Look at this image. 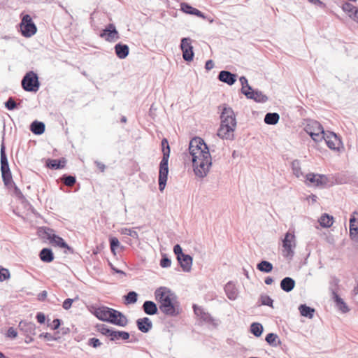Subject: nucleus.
I'll return each mask as SVG.
<instances>
[{"mask_svg": "<svg viewBox=\"0 0 358 358\" xmlns=\"http://www.w3.org/2000/svg\"><path fill=\"white\" fill-rule=\"evenodd\" d=\"M299 310L302 316L309 319H312L313 317L315 312V308L308 306L306 304H301L299 307Z\"/></svg>", "mask_w": 358, "mask_h": 358, "instance_id": "nucleus-34", "label": "nucleus"}, {"mask_svg": "<svg viewBox=\"0 0 358 358\" xmlns=\"http://www.w3.org/2000/svg\"><path fill=\"white\" fill-rule=\"evenodd\" d=\"M180 10L186 14L196 15V16L201 17L203 19H206V15H204V13L201 12L197 8L192 7L187 3H185V2L181 3H180Z\"/></svg>", "mask_w": 358, "mask_h": 358, "instance_id": "nucleus-18", "label": "nucleus"}, {"mask_svg": "<svg viewBox=\"0 0 358 358\" xmlns=\"http://www.w3.org/2000/svg\"><path fill=\"white\" fill-rule=\"evenodd\" d=\"M18 327L27 337L36 334V325L34 322L22 320L19 323Z\"/></svg>", "mask_w": 358, "mask_h": 358, "instance_id": "nucleus-15", "label": "nucleus"}, {"mask_svg": "<svg viewBox=\"0 0 358 358\" xmlns=\"http://www.w3.org/2000/svg\"><path fill=\"white\" fill-rule=\"evenodd\" d=\"M39 231L45 235V237L49 240L50 243H52L54 236H56L53 229L48 227H43L41 228Z\"/></svg>", "mask_w": 358, "mask_h": 358, "instance_id": "nucleus-44", "label": "nucleus"}, {"mask_svg": "<svg viewBox=\"0 0 358 358\" xmlns=\"http://www.w3.org/2000/svg\"><path fill=\"white\" fill-rule=\"evenodd\" d=\"M310 137L312 138V139L314 141H316V142H319V141H321L322 139H324L325 136H326V133L324 131V133H320V132H316V133H310V134H308Z\"/></svg>", "mask_w": 358, "mask_h": 358, "instance_id": "nucleus-56", "label": "nucleus"}, {"mask_svg": "<svg viewBox=\"0 0 358 358\" xmlns=\"http://www.w3.org/2000/svg\"><path fill=\"white\" fill-rule=\"evenodd\" d=\"M87 344L92 348H96L100 347L102 343L96 338H91L88 340Z\"/></svg>", "mask_w": 358, "mask_h": 358, "instance_id": "nucleus-57", "label": "nucleus"}, {"mask_svg": "<svg viewBox=\"0 0 358 358\" xmlns=\"http://www.w3.org/2000/svg\"><path fill=\"white\" fill-rule=\"evenodd\" d=\"M263 326L259 322H253L250 325V332L256 337H259L263 333Z\"/></svg>", "mask_w": 358, "mask_h": 358, "instance_id": "nucleus-41", "label": "nucleus"}, {"mask_svg": "<svg viewBox=\"0 0 358 358\" xmlns=\"http://www.w3.org/2000/svg\"><path fill=\"white\" fill-rule=\"evenodd\" d=\"M115 52L119 59H125L129 53V48L127 44L122 43H117L115 47Z\"/></svg>", "mask_w": 358, "mask_h": 358, "instance_id": "nucleus-23", "label": "nucleus"}, {"mask_svg": "<svg viewBox=\"0 0 358 358\" xmlns=\"http://www.w3.org/2000/svg\"><path fill=\"white\" fill-rule=\"evenodd\" d=\"M340 279L335 275L330 277L329 282V291L331 293V299L335 296H338Z\"/></svg>", "mask_w": 358, "mask_h": 358, "instance_id": "nucleus-26", "label": "nucleus"}, {"mask_svg": "<svg viewBox=\"0 0 358 358\" xmlns=\"http://www.w3.org/2000/svg\"><path fill=\"white\" fill-rule=\"evenodd\" d=\"M136 323L138 329L143 333H148L152 328V322L147 317L138 319Z\"/></svg>", "mask_w": 358, "mask_h": 358, "instance_id": "nucleus-19", "label": "nucleus"}, {"mask_svg": "<svg viewBox=\"0 0 358 358\" xmlns=\"http://www.w3.org/2000/svg\"><path fill=\"white\" fill-rule=\"evenodd\" d=\"M40 338H44L48 341H55L56 338L52 336L50 333H42L39 335Z\"/></svg>", "mask_w": 358, "mask_h": 358, "instance_id": "nucleus-64", "label": "nucleus"}, {"mask_svg": "<svg viewBox=\"0 0 358 358\" xmlns=\"http://www.w3.org/2000/svg\"><path fill=\"white\" fill-rule=\"evenodd\" d=\"M36 318L37 322L40 324H43L45 322V315L41 312H39L36 314Z\"/></svg>", "mask_w": 358, "mask_h": 358, "instance_id": "nucleus-63", "label": "nucleus"}, {"mask_svg": "<svg viewBox=\"0 0 358 358\" xmlns=\"http://www.w3.org/2000/svg\"><path fill=\"white\" fill-rule=\"evenodd\" d=\"M6 336L10 338H15L17 336V331L13 327H9L7 330Z\"/></svg>", "mask_w": 358, "mask_h": 358, "instance_id": "nucleus-59", "label": "nucleus"}, {"mask_svg": "<svg viewBox=\"0 0 358 358\" xmlns=\"http://www.w3.org/2000/svg\"><path fill=\"white\" fill-rule=\"evenodd\" d=\"M112 308L107 306L96 308L93 314L101 321L107 322Z\"/></svg>", "mask_w": 358, "mask_h": 358, "instance_id": "nucleus-21", "label": "nucleus"}, {"mask_svg": "<svg viewBox=\"0 0 358 358\" xmlns=\"http://www.w3.org/2000/svg\"><path fill=\"white\" fill-rule=\"evenodd\" d=\"M280 120V115L277 113H268L264 117V122L266 124L275 125Z\"/></svg>", "mask_w": 358, "mask_h": 358, "instance_id": "nucleus-38", "label": "nucleus"}, {"mask_svg": "<svg viewBox=\"0 0 358 358\" xmlns=\"http://www.w3.org/2000/svg\"><path fill=\"white\" fill-rule=\"evenodd\" d=\"M161 145L163 156L159 163L158 182L159 191L163 192L168 180L169 159L170 157L171 149L169 141L166 138H164L162 140Z\"/></svg>", "mask_w": 358, "mask_h": 358, "instance_id": "nucleus-4", "label": "nucleus"}, {"mask_svg": "<svg viewBox=\"0 0 358 358\" xmlns=\"http://www.w3.org/2000/svg\"><path fill=\"white\" fill-rule=\"evenodd\" d=\"M21 85L26 92H36L40 87V82L37 73L31 71L27 72L23 77Z\"/></svg>", "mask_w": 358, "mask_h": 358, "instance_id": "nucleus-5", "label": "nucleus"}, {"mask_svg": "<svg viewBox=\"0 0 358 358\" xmlns=\"http://www.w3.org/2000/svg\"><path fill=\"white\" fill-rule=\"evenodd\" d=\"M243 94L250 99H253L257 103H265L268 101V96L263 94L262 92L258 90H247V92H244Z\"/></svg>", "mask_w": 358, "mask_h": 358, "instance_id": "nucleus-12", "label": "nucleus"}, {"mask_svg": "<svg viewBox=\"0 0 358 358\" xmlns=\"http://www.w3.org/2000/svg\"><path fill=\"white\" fill-rule=\"evenodd\" d=\"M97 331L101 333L102 335L106 336L108 338H110V334H112L113 328H109L107 325L104 324H99L96 326Z\"/></svg>", "mask_w": 358, "mask_h": 358, "instance_id": "nucleus-42", "label": "nucleus"}, {"mask_svg": "<svg viewBox=\"0 0 358 358\" xmlns=\"http://www.w3.org/2000/svg\"><path fill=\"white\" fill-rule=\"evenodd\" d=\"M319 222L322 227L329 228L334 223V217L327 213H324L319 219Z\"/></svg>", "mask_w": 358, "mask_h": 358, "instance_id": "nucleus-35", "label": "nucleus"}, {"mask_svg": "<svg viewBox=\"0 0 358 358\" xmlns=\"http://www.w3.org/2000/svg\"><path fill=\"white\" fill-rule=\"evenodd\" d=\"M66 163V160L65 158L62 157L61 159H48L46 161V166L52 170H58L63 169Z\"/></svg>", "mask_w": 358, "mask_h": 358, "instance_id": "nucleus-22", "label": "nucleus"}, {"mask_svg": "<svg viewBox=\"0 0 358 358\" xmlns=\"http://www.w3.org/2000/svg\"><path fill=\"white\" fill-rule=\"evenodd\" d=\"M124 297L126 304H133L138 300V294L134 291H130Z\"/></svg>", "mask_w": 358, "mask_h": 358, "instance_id": "nucleus-43", "label": "nucleus"}, {"mask_svg": "<svg viewBox=\"0 0 358 358\" xmlns=\"http://www.w3.org/2000/svg\"><path fill=\"white\" fill-rule=\"evenodd\" d=\"M10 277V274L9 270L0 266V281L3 282L8 280Z\"/></svg>", "mask_w": 358, "mask_h": 358, "instance_id": "nucleus-54", "label": "nucleus"}, {"mask_svg": "<svg viewBox=\"0 0 358 358\" xmlns=\"http://www.w3.org/2000/svg\"><path fill=\"white\" fill-rule=\"evenodd\" d=\"M308 1L314 6H318L321 8H326L327 5L320 0H308Z\"/></svg>", "mask_w": 358, "mask_h": 358, "instance_id": "nucleus-61", "label": "nucleus"}, {"mask_svg": "<svg viewBox=\"0 0 358 358\" xmlns=\"http://www.w3.org/2000/svg\"><path fill=\"white\" fill-rule=\"evenodd\" d=\"M292 169L293 173L297 177L303 176V173L301 169L300 162L298 159H295L292 162Z\"/></svg>", "mask_w": 358, "mask_h": 358, "instance_id": "nucleus-47", "label": "nucleus"}, {"mask_svg": "<svg viewBox=\"0 0 358 358\" xmlns=\"http://www.w3.org/2000/svg\"><path fill=\"white\" fill-rule=\"evenodd\" d=\"M203 145H207L203 139L200 137H194L191 139L189 144V152L191 155L194 152H199L203 150Z\"/></svg>", "mask_w": 358, "mask_h": 358, "instance_id": "nucleus-16", "label": "nucleus"}, {"mask_svg": "<svg viewBox=\"0 0 358 358\" xmlns=\"http://www.w3.org/2000/svg\"><path fill=\"white\" fill-rule=\"evenodd\" d=\"M173 252L176 255V258H180L182 255H185L182 252V249L179 244H176L173 247Z\"/></svg>", "mask_w": 358, "mask_h": 358, "instance_id": "nucleus-58", "label": "nucleus"}, {"mask_svg": "<svg viewBox=\"0 0 358 358\" xmlns=\"http://www.w3.org/2000/svg\"><path fill=\"white\" fill-rule=\"evenodd\" d=\"M61 180L66 186L72 187L76 183V178L75 176L64 174L61 178Z\"/></svg>", "mask_w": 358, "mask_h": 358, "instance_id": "nucleus-45", "label": "nucleus"}, {"mask_svg": "<svg viewBox=\"0 0 358 358\" xmlns=\"http://www.w3.org/2000/svg\"><path fill=\"white\" fill-rule=\"evenodd\" d=\"M31 131L36 135H41L45 132V125L43 122L34 120L29 127Z\"/></svg>", "mask_w": 358, "mask_h": 358, "instance_id": "nucleus-31", "label": "nucleus"}, {"mask_svg": "<svg viewBox=\"0 0 358 358\" xmlns=\"http://www.w3.org/2000/svg\"><path fill=\"white\" fill-rule=\"evenodd\" d=\"M191 42V38L188 37L182 38L180 41V47L182 52V58L187 62H192L194 56Z\"/></svg>", "mask_w": 358, "mask_h": 358, "instance_id": "nucleus-9", "label": "nucleus"}, {"mask_svg": "<svg viewBox=\"0 0 358 358\" xmlns=\"http://www.w3.org/2000/svg\"><path fill=\"white\" fill-rule=\"evenodd\" d=\"M120 232L122 234L129 236L134 238H138V237L137 231L131 229L122 228Z\"/></svg>", "mask_w": 358, "mask_h": 358, "instance_id": "nucleus-55", "label": "nucleus"}, {"mask_svg": "<svg viewBox=\"0 0 358 358\" xmlns=\"http://www.w3.org/2000/svg\"><path fill=\"white\" fill-rule=\"evenodd\" d=\"M52 244L57 245L61 248L66 249L67 251H65V253L69 252L70 254H73L74 252L73 249L71 247H70L62 237L57 235L54 236V240L52 241Z\"/></svg>", "mask_w": 358, "mask_h": 358, "instance_id": "nucleus-33", "label": "nucleus"}, {"mask_svg": "<svg viewBox=\"0 0 358 358\" xmlns=\"http://www.w3.org/2000/svg\"><path fill=\"white\" fill-rule=\"evenodd\" d=\"M110 247L111 252L115 255V250L120 245L119 240L116 237H110L109 238Z\"/></svg>", "mask_w": 358, "mask_h": 358, "instance_id": "nucleus-51", "label": "nucleus"}, {"mask_svg": "<svg viewBox=\"0 0 358 358\" xmlns=\"http://www.w3.org/2000/svg\"><path fill=\"white\" fill-rule=\"evenodd\" d=\"M144 313L149 315H154L158 313L157 304L152 301H145L142 306Z\"/></svg>", "mask_w": 358, "mask_h": 358, "instance_id": "nucleus-27", "label": "nucleus"}, {"mask_svg": "<svg viewBox=\"0 0 358 358\" xmlns=\"http://www.w3.org/2000/svg\"><path fill=\"white\" fill-rule=\"evenodd\" d=\"M62 324V320L60 319L56 318L54 319L51 324H48L52 330H56L59 328Z\"/></svg>", "mask_w": 358, "mask_h": 358, "instance_id": "nucleus-60", "label": "nucleus"}, {"mask_svg": "<svg viewBox=\"0 0 358 358\" xmlns=\"http://www.w3.org/2000/svg\"><path fill=\"white\" fill-rule=\"evenodd\" d=\"M193 309L195 315L199 317L203 322L210 324L213 323V317L210 313L205 312V310L201 307L194 304L193 306Z\"/></svg>", "mask_w": 358, "mask_h": 358, "instance_id": "nucleus-17", "label": "nucleus"}, {"mask_svg": "<svg viewBox=\"0 0 358 358\" xmlns=\"http://www.w3.org/2000/svg\"><path fill=\"white\" fill-rule=\"evenodd\" d=\"M203 150L192 153V162L195 175L204 178L208 173L212 166V157L208 145H203Z\"/></svg>", "mask_w": 358, "mask_h": 358, "instance_id": "nucleus-3", "label": "nucleus"}, {"mask_svg": "<svg viewBox=\"0 0 358 358\" xmlns=\"http://www.w3.org/2000/svg\"><path fill=\"white\" fill-rule=\"evenodd\" d=\"M20 103H17L13 97H9L5 102V107L9 110L17 109L20 106Z\"/></svg>", "mask_w": 358, "mask_h": 358, "instance_id": "nucleus-50", "label": "nucleus"}, {"mask_svg": "<svg viewBox=\"0 0 358 358\" xmlns=\"http://www.w3.org/2000/svg\"><path fill=\"white\" fill-rule=\"evenodd\" d=\"M0 163L1 165L4 164H8V160L6 152V146L3 143V141L1 143L0 149Z\"/></svg>", "mask_w": 358, "mask_h": 358, "instance_id": "nucleus-49", "label": "nucleus"}, {"mask_svg": "<svg viewBox=\"0 0 358 358\" xmlns=\"http://www.w3.org/2000/svg\"><path fill=\"white\" fill-rule=\"evenodd\" d=\"M240 83L242 85L241 92L243 94V92H245L247 90H252V87L249 85L248 79L245 76H241L239 79Z\"/></svg>", "mask_w": 358, "mask_h": 358, "instance_id": "nucleus-52", "label": "nucleus"}, {"mask_svg": "<svg viewBox=\"0 0 358 358\" xmlns=\"http://www.w3.org/2000/svg\"><path fill=\"white\" fill-rule=\"evenodd\" d=\"M41 260L45 263H50L54 260V254L50 248H43L39 253Z\"/></svg>", "mask_w": 358, "mask_h": 358, "instance_id": "nucleus-32", "label": "nucleus"}, {"mask_svg": "<svg viewBox=\"0 0 358 358\" xmlns=\"http://www.w3.org/2000/svg\"><path fill=\"white\" fill-rule=\"evenodd\" d=\"M282 255L287 259H292L294 255V248H296V240L294 234L289 231L285 235L282 240Z\"/></svg>", "mask_w": 358, "mask_h": 358, "instance_id": "nucleus-7", "label": "nucleus"}, {"mask_svg": "<svg viewBox=\"0 0 358 358\" xmlns=\"http://www.w3.org/2000/svg\"><path fill=\"white\" fill-rule=\"evenodd\" d=\"M1 177L5 186L10 189V186L14 183L10 170L1 172Z\"/></svg>", "mask_w": 358, "mask_h": 358, "instance_id": "nucleus-40", "label": "nucleus"}, {"mask_svg": "<svg viewBox=\"0 0 358 358\" xmlns=\"http://www.w3.org/2000/svg\"><path fill=\"white\" fill-rule=\"evenodd\" d=\"M265 341L272 347H277L281 344V341L276 334L269 333L266 336Z\"/></svg>", "mask_w": 358, "mask_h": 358, "instance_id": "nucleus-37", "label": "nucleus"}, {"mask_svg": "<svg viewBox=\"0 0 358 358\" xmlns=\"http://www.w3.org/2000/svg\"><path fill=\"white\" fill-rule=\"evenodd\" d=\"M107 322L119 327H126L128 324L127 317L120 311L112 308Z\"/></svg>", "mask_w": 358, "mask_h": 358, "instance_id": "nucleus-11", "label": "nucleus"}, {"mask_svg": "<svg viewBox=\"0 0 358 358\" xmlns=\"http://www.w3.org/2000/svg\"><path fill=\"white\" fill-rule=\"evenodd\" d=\"M304 129L307 134H310L312 132L313 133V132L314 133H316V132L324 133L323 127L321 125V124L319 122L315 121V120L308 121V122L306 125Z\"/></svg>", "mask_w": 358, "mask_h": 358, "instance_id": "nucleus-24", "label": "nucleus"}, {"mask_svg": "<svg viewBox=\"0 0 358 358\" xmlns=\"http://www.w3.org/2000/svg\"><path fill=\"white\" fill-rule=\"evenodd\" d=\"M99 36L106 41L113 43L120 38V34L114 24H108L100 33Z\"/></svg>", "mask_w": 358, "mask_h": 358, "instance_id": "nucleus-10", "label": "nucleus"}, {"mask_svg": "<svg viewBox=\"0 0 358 358\" xmlns=\"http://www.w3.org/2000/svg\"><path fill=\"white\" fill-rule=\"evenodd\" d=\"M226 295L230 300H235L238 296V290L236 285L231 281L228 282L224 286Z\"/></svg>", "mask_w": 358, "mask_h": 358, "instance_id": "nucleus-28", "label": "nucleus"}, {"mask_svg": "<svg viewBox=\"0 0 358 358\" xmlns=\"http://www.w3.org/2000/svg\"><path fill=\"white\" fill-rule=\"evenodd\" d=\"M220 119L221 124L217 131V136L222 139L234 140V132L237 122L233 109L227 104L222 106Z\"/></svg>", "mask_w": 358, "mask_h": 358, "instance_id": "nucleus-2", "label": "nucleus"}, {"mask_svg": "<svg viewBox=\"0 0 358 358\" xmlns=\"http://www.w3.org/2000/svg\"><path fill=\"white\" fill-rule=\"evenodd\" d=\"M331 299L335 302L336 306L342 313H346L350 311V308L347 306L346 303L339 296V295L335 296V297Z\"/></svg>", "mask_w": 358, "mask_h": 358, "instance_id": "nucleus-36", "label": "nucleus"}, {"mask_svg": "<svg viewBox=\"0 0 358 358\" xmlns=\"http://www.w3.org/2000/svg\"><path fill=\"white\" fill-rule=\"evenodd\" d=\"M280 285L284 292H289L295 287V280L290 277H285L280 281Z\"/></svg>", "mask_w": 358, "mask_h": 358, "instance_id": "nucleus-29", "label": "nucleus"}, {"mask_svg": "<svg viewBox=\"0 0 358 358\" xmlns=\"http://www.w3.org/2000/svg\"><path fill=\"white\" fill-rule=\"evenodd\" d=\"M257 268L261 272L268 273L272 271L273 266L271 262L266 260H262L257 264Z\"/></svg>", "mask_w": 358, "mask_h": 358, "instance_id": "nucleus-39", "label": "nucleus"}, {"mask_svg": "<svg viewBox=\"0 0 358 358\" xmlns=\"http://www.w3.org/2000/svg\"><path fill=\"white\" fill-rule=\"evenodd\" d=\"M111 333L112 334H110L109 338L111 341H116L118 340L126 341L128 340L130 336L129 333L127 331L115 330L114 329H113Z\"/></svg>", "mask_w": 358, "mask_h": 358, "instance_id": "nucleus-30", "label": "nucleus"}, {"mask_svg": "<svg viewBox=\"0 0 358 358\" xmlns=\"http://www.w3.org/2000/svg\"><path fill=\"white\" fill-rule=\"evenodd\" d=\"M20 28L22 35L26 38L34 36L37 31V27L29 14L22 15Z\"/></svg>", "mask_w": 358, "mask_h": 358, "instance_id": "nucleus-6", "label": "nucleus"}, {"mask_svg": "<svg viewBox=\"0 0 358 358\" xmlns=\"http://www.w3.org/2000/svg\"><path fill=\"white\" fill-rule=\"evenodd\" d=\"M259 301L261 305L267 306L273 308V300L266 294H261Z\"/></svg>", "mask_w": 358, "mask_h": 358, "instance_id": "nucleus-48", "label": "nucleus"}, {"mask_svg": "<svg viewBox=\"0 0 358 358\" xmlns=\"http://www.w3.org/2000/svg\"><path fill=\"white\" fill-rule=\"evenodd\" d=\"M177 260L184 272L191 271L193 259L189 255L185 254L178 258Z\"/></svg>", "mask_w": 358, "mask_h": 358, "instance_id": "nucleus-20", "label": "nucleus"}, {"mask_svg": "<svg viewBox=\"0 0 358 358\" xmlns=\"http://www.w3.org/2000/svg\"><path fill=\"white\" fill-rule=\"evenodd\" d=\"M324 140L328 148L333 150H338L339 145L341 143V140L334 132L327 134Z\"/></svg>", "mask_w": 358, "mask_h": 358, "instance_id": "nucleus-13", "label": "nucleus"}, {"mask_svg": "<svg viewBox=\"0 0 358 358\" xmlns=\"http://www.w3.org/2000/svg\"><path fill=\"white\" fill-rule=\"evenodd\" d=\"M159 265L162 268H169L171 265V259L166 254H164L162 255Z\"/></svg>", "mask_w": 358, "mask_h": 358, "instance_id": "nucleus-53", "label": "nucleus"}, {"mask_svg": "<svg viewBox=\"0 0 358 358\" xmlns=\"http://www.w3.org/2000/svg\"><path fill=\"white\" fill-rule=\"evenodd\" d=\"M73 302V299H72L68 298L65 299L62 304L63 308L65 310H69L71 307Z\"/></svg>", "mask_w": 358, "mask_h": 358, "instance_id": "nucleus-62", "label": "nucleus"}, {"mask_svg": "<svg viewBox=\"0 0 358 358\" xmlns=\"http://www.w3.org/2000/svg\"><path fill=\"white\" fill-rule=\"evenodd\" d=\"M11 187L13 188V195L18 200H20L22 203H24L25 201H27V199H26L25 196L23 195V194L21 192V190L18 188V187L15 183H13V185L10 186V189Z\"/></svg>", "mask_w": 358, "mask_h": 358, "instance_id": "nucleus-46", "label": "nucleus"}, {"mask_svg": "<svg viewBox=\"0 0 358 358\" xmlns=\"http://www.w3.org/2000/svg\"><path fill=\"white\" fill-rule=\"evenodd\" d=\"M329 182L328 177L326 175L309 173L306 175V183L308 186L318 187H325Z\"/></svg>", "mask_w": 358, "mask_h": 358, "instance_id": "nucleus-8", "label": "nucleus"}, {"mask_svg": "<svg viewBox=\"0 0 358 358\" xmlns=\"http://www.w3.org/2000/svg\"><path fill=\"white\" fill-rule=\"evenodd\" d=\"M154 294L160 311L165 315L176 317L180 314L181 308L178 297L171 289L162 286L156 289Z\"/></svg>", "mask_w": 358, "mask_h": 358, "instance_id": "nucleus-1", "label": "nucleus"}, {"mask_svg": "<svg viewBox=\"0 0 358 358\" xmlns=\"http://www.w3.org/2000/svg\"><path fill=\"white\" fill-rule=\"evenodd\" d=\"M220 81L227 83L229 85H234L237 80V75L229 71H221L217 76Z\"/></svg>", "mask_w": 358, "mask_h": 358, "instance_id": "nucleus-14", "label": "nucleus"}, {"mask_svg": "<svg viewBox=\"0 0 358 358\" xmlns=\"http://www.w3.org/2000/svg\"><path fill=\"white\" fill-rule=\"evenodd\" d=\"M342 9L348 13V16L354 20H358V8L349 2H345L342 5Z\"/></svg>", "mask_w": 358, "mask_h": 358, "instance_id": "nucleus-25", "label": "nucleus"}]
</instances>
